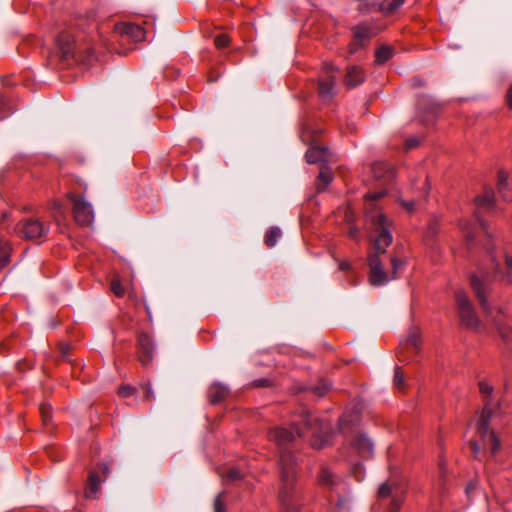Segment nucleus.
Segmentation results:
<instances>
[{"label": "nucleus", "instance_id": "1", "mask_svg": "<svg viewBox=\"0 0 512 512\" xmlns=\"http://www.w3.org/2000/svg\"><path fill=\"white\" fill-rule=\"evenodd\" d=\"M385 191L369 192L365 195L367 202L366 217L371 225V238L374 243V253L368 256L369 282L373 286H382L390 280L395 279L397 271L403 266L404 262L396 257L391 258V274L383 269L381 257L385 255L386 248L392 243V226L390 221L380 209L376 207L374 201L382 198Z\"/></svg>", "mask_w": 512, "mask_h": 512}, {"label": "nucleus", "instance_id": "2", "mask_svg": "<svg viewBox=\"0 0 512 512\" xmlns=\"http://www.w3.org/2000/svg\"><path fill=\"white\" fill-rule=\"evenodd\" d=\"M294 438V433L285 428L275 427L269 431V440L277 446L279 451L280 489L278 498L280 512H297L298 509L295 488L296 464L290 450Z\"/></svg>", "mask_w": 512, "mask_h": 512}, {"label": "nucleus", "instance_id": "3", "mask_svg": "<svg viewBox=\"0 0 512 512\" xmlns=\"http://www.w3.org/2000/svg\"><path fill=\"white\" fill-rule=\"evenodd\" d=\"M490 415L491 410L488 408V404H485L477 422V434L480 437V441H471L470 444L475 458L479 457L484 448H489L493 456L500 450V441L494 431H489Z\"/></svg>", "mask_w": 512, "mask_h": 512}, {"label": "nucleus", "instance_id": "4", "mask_svg": "<svg viewBox=\"0 0 512 512\" xmlns=\"http://www.w3.org/2000/svg\"><path fill=\"white\" fill-rule=\"evenodd\" d=\"M405 495V486L395 480L383 483L377 493L379 504L387 505L385 512H399L404 502Z\"/></svg>", "mask_w": 512, "mask_h": 512}, {"label": "nucleus", "instance_id": "5", "mask_svg": "<svg viewBox=\"0 0 512 512\" xmlns=\"http://www.w3.org/2000/svg\"><path fill=\"white\" fill-rule=\"evenodd\" d=\"M455 302L461 325L468 329H476L479 325V320L466 293L462 290L457 291L455 293Z\"/></svg>", "mask_w": 512, "mask_h": 512}, {"label": "nucleus", "instance_id": "6", "mask_svg": "<svg viewBox=\"0 0 512 512\" xmlns=\"http://www.w3.org/2000/svg\"><path fill=\"white\" fill-rule=\"evenodd\" d=\"M57 45L62 54V58H67L76 53H86L88 60H92L94 58V50L90 47L84 46L83 44L76 43L74 36L67 31H63L58 35Z\"/></svg>", "mask_w": 512, "mask_h": 512}, {"label": "nucleus", "instance_id": "7", "mask_svg": "<svg viewBox=\"0 0 512 512\" xmlns=\"http://www.w3.org/2000/svg\"><path fill=\"white\" fill-rule=\"evenodd\" d=\"M486 252L494 266L496 276L507 284L512 283V256L508 253L502 255L501 260L497 259L490 245L485 246Z\"/></svg>", "mask_w": 512, "mask_h": 512}, {"label": "nucleus", "instance_id": "8", "mask_svg": "<svg viewBox=\"0 0 512 512\" xmlns=\"http://www.w3.org/2000/svg\"><path fill=\"white\" fill-rule=\"evenodd\" d=\"M421 337L420 330L417 327L410 328L408 336L404 342L400 343L398 357L400 361L413 360L420 349Z\"/></svg>", "mask_w": 512, "mask_h": 512}, {"label": "nucleus", "instance_id": "9", "mask_svg": "<svg viewBox=\"0 0 512 512\" xmlns=\"http://www.w3.org/2000/svg\"><path fill=\"white\" fill-rule=\"evenodd\" d=\"M70 201L73 204V215L75 221L83 226H88L93 222L94 213L91 204L82 196L69 194Z\"/></svg>", "mask_w": 512, "mask_h": 512}, {"label": "nucleus", "instance_id": "10", "mask_svg": "<svg viewBox=\"0 0 512 512\" xmlns=\"http://www.w3.org/2000/svg\"><path fill=\"white\" fill-rule=\"evenodd\" d=\"M49 226L39 219L28 218L18 225L17 233L19 236L28 239L36 240L48 234Z\"/></svg>", "mask_w": 512, "mask_h": 512}, {"label": "nucleus", "instance_id": "11", "mask_svg": "<svg viewBox=\"0 0 512 512\" xmlns=\"http://www.w3.org/2000/svg\"><path fill=\"white\" fill-rule=\"evenodd\" d=\"M318 420L319 419L316 414L305 412L301 417V427H298V424H293L298 436H306L310 434L312 437H314V439L311 441V445L316 449L319 447L317 438V434L319 432Z\"/></svg>", "mask_w": 512, "mask_h": 512}, {"label": "nucleus", "instance_id": "12", "mask_svg": "<svg viewBox=\"0 0 512 512\" xmlns=\"http://www.w3.org/2000/svg\"><path fill=\"white\" fill-rule=\"evenodd\" d=\"M405 0H384L377 2L375 0H359L358 10L363 13H372L375 11L391 14L399 8Z\"/></svg>", "mask_w": 512, "mask_h": 512}, {"label": "nucleus", "instance_id": "13", "mask_svg": "<svg viewBox=\"0 0 512 512\" xmlns=\"http://www.w3.org/2000/svg\"><path fill=\"white\" fill-rule=\"evenodd\" d=\"M351 448L362 458H368L373 453V443L368 437L356 433L350 439Z\"/></svg>", "mask_w": 512, "mask_h": 512}, {"label": "nucleus", "instance_id": "14", "mask_svg": "<svg viewBox=\"0 0 512 512\" xmlns=\"http://www.w3.org/2000/svg\"><path fill=\"white\" fill-rule=\"evenodd\" d=\"M327 74L325 80L322 79V103L327 98H332L334 95V88L336 83V77H337V71L334 70L332 67H327L326 65L322 64V75Z\"/></svg>", "mask_w": 512, "mask_h": 512}, {"label": "nucleus", "instance_id": "15", "mask_svg": "<svg viewBox=\"0 0 512 512\" xmlns=\"http://www.w3.org/2000/svg\"><path fill=\"white\" fill-rule=\"evenodd\" d=\"M302 139L312 144L305 154L307 163L317 164L320 161V148L317 146V135L314 136L311 131L306 129L302 134Z\"/></svg>", "mask_w": 512, "mask_h": 512}, {"label": "nucleus", "instance_id": "16", "mask_svg": "<svg viewBox=\"0 0 512 512\" xmlns=\"http://www.w3.org/2000/svg\"><path fill=\"white\" fill-rule=\"evenodd\" d=\"M335 163V156L322 145V189L324 186L330 184L334 178L333 168L331 166H326L324 163Z\"/></svg>", "mask_w": 512, "mask_h": 512}, {"label": "nucleus", "instance_id": "17", "mask_svg": "<svg viewBox=\"0 0 512 512\" xmlns=\"http://www.w3.org/2000/svg\"><path fill=\"white\" fill-rule=\"evenodd\" d=\"M372 174L375 179L388 183L394 179L395 169L390 164L380 161L373 164Z\"/></svg>", "mask_w": 512, "mask_h": 512}, {"label": "nucleus", "instance_id": "18", "mask_svg": "<svg viewBox=\"0 0 512 512\" xmlns=\"http://www.w3.org/2000/svg\"><path fill=\"white\" fill-rule=\"evenodd\" d=\"M139 348L141 351L140 361L143 365H147L152 361L154 345L151 337L147 334H142L139 337Z\"/></svg>", "mask_w": 512, "mask_h": 512}, {"label": "nucleus", "instance_id": "19", "mask_svg": "<svg viewBox=\"0 0 512 512\" xmlns=\"http://www.w3.org/2000/svg\"><path fill=\"white\" fill-rule=\"evenodd\" d=\"M365 71L359 66H351L347 69L344 83L348 88H354L365 80Z\"/></svg>", "mask_w": 512, "mask_h": 512}, {"label": "nucleus", "instance_id": "20", "mask_svg": "<svg viewBox=\"0 0 512 512\" xmlns=\"http://www.w3.org/2000/svg\"><path fill=\"white\" fill-rule=\"evenodd\" d=\"M471 286L484 312L490 314V307L485 297L486 283L479 277L474 275L471 277Z\"/></svg>", "mask_w": 512, "mask_h": 512}, {"label": "nucleus", "instance_id": "21", "mask_svg": "<svg viewBox=\"0 0 512 512\" xmlns=\"http://www.w3.org/2000/svg\"><path fill=\"white\" fill-rule=\"evenodd\" d=\"M117 29L122 35L128 36L135 42L141 41L145 38V32L143 28L132 23L121 24L117 26Z\"/></svg>", "mask_w": 512, "mask_h": 512}, {"label": "nucleus", "instance_id": "22", "mask_svg": "<svg viewBox=\"0 0 512 512\" xmlns=\"http://www.w3.org/2000/svg\"><path fill=\"white\" fill-rule=\"evenodd\" d=\"M377 32L378 31L376 29L367 24H359L353 28L354 38L361 45L364 41L370 40L374 37Z\"/></svg>", "mask_w": 512, "mask_h": 512}, {"label": "nucleus", "instance_id": "23", "mask_svg": "<svg viewBox=\"0 0 512 512\" xmlns=\"http://www.w3.org/2000/svg\"><path fill=\"white\" fill-rule=\"evenodd\" d=\"M209 399L212 404H216L224 400L229 394V389L222 383H214L209 388Z\"/></svg>", "mask_w": 512, "mask_h": 512}, {"label": "nucleus", "instance_id": "24", "mask_svg": "<svg viewBox=\"0 0 512 512\" xmlns=\"http://www.w3.org/2000/svg\"><path fill=\"white\" fill-rule=\"evenodd\" d=\"M103 481L104 479H100L96 472L91 471L88 477V488L85 491V497L95 498Z\"/></svg>", "mask_w": 512, "mask_h": 512}, {"label": "nucleus", "instance_id": "25", "mask_svg": "<svg viewBox=\"0 0 512 512\" xmlns=\"http://www.w3.org/2000/svg\"><path fill=\"white\" fill-rule=\"evenodd\" d=\"M322 491L324 488H331V490L335 489L337 495H339L338 488L343 486L341 480L337 477H334L328 470L322 468Z\"/></svg>", "mask_w": 512, "mask_h": 512}, {"label": "nucleus", "instance_id": "26", "mask_svg": "<svg viewBox=\"0 0 512 512\" xmlns=\"http://www.w3.org/2000/svg\"><path fill=\"white\" fill-rule=\"evenodd\" d=\"M475 205L480 210H491L494 206V195L491 191H486L483 195L475 198Z\"/></svg>", "mask_w": 512, "mask_h": 512}, {"label": "nucleus", "instance_id": "27", "mask_svg": "<svg viewBox=\"0 0 512 512\" xmlns=\"http://www.w3.org/2000/svg\"><path fill=\"white\" fill-rule=\"evenodd\" d=\"M393 55V49L389 46L383 45L379 47L375 52V61L378 64H384Z\"/></svg>", "mask_w": 512, "mask_h": 512}, {"label": "nucleus", "instance_id": "28", "mask_svg": "<svg viewBox=\"0 0 512 512\" xmlns=\"http://www.w3.org/2000/svg\"><path fill=\"white\" fill-rule=\"evenodd\" d=\"M281 230L277 227L270 228L265 235V244L267 247L272 248L276 245L277 241L281 237Z\"/></svg>", "mask_w": 512, "mask_h": 512}, {"label": "nucleus", "instance_id": "29", "mask_svg": "<svg viewBox=\"0 0 512 512\" xmlns=\"http://www.w3.org/2000/svg\"><path fill=\"white\" fill-rule=\"evenodd\" d=\"M10 246L6 241L0 240V269L10 262Z\"/></svg>", "mask_w": 512, "mask_h": 512}, {"label": "nucleus", "instance_id": "30", "mask_svg": "<svg viewBox=\"0 0 512 512\" xmlns=\"http://www.w3.org/2000/svg\"><path fill=\"white\" fill-rule=\"evenodd\" d=\"M220 475L223 479L231 482L242 478L240 471L235 467H231L225 472H221Z\"/></svg>", "mask_w": 512, "mask_h": 512}, {"label": "nucleus", "instance_id": "31", "mask_svg": "<svg viewBox=\"0 0 512 512\" xmlns=\"http://www.w3.org/2000/svg\"><path fill=\"white\" fill-rule=\"evenodd\" d=\"M51 210L52 217L55 221H59L60 218L65 215V209L58 201H53Z\"/></svg>", "mask_w": 512, "mask_h": 512}, {"label": "nucleus", "instance_id": "32", "mask_svg": "<svg viewBox=\"0 0 512 512\" xmlns=\"http://www.w3.org/2000/svg\"><path fill=\"white\" fill-rule=\"evenodd\" d=\"M111 290L118 297H123L125 294V289L118 278H114L111 281Z\"/></svg>", "mask_w": 512, "mask_h": 512}, {"label": "nucleus", "instance_id": "33", "mask_svg": "<svg viewBox=\"0 0 512 512\" xmlns=\"http://www.w3.org/2000/svg\"><path fill=\"white\" fill-rule=\"evenodd\" d=\"M394 385L397 389H404V374L399 367L395 368L394 372Z\"/></svg>", "mask_w": 512, "mask_h": 512}, {"label": "nucleus", "instance_id": "34", "mask_svg": "<svg viewBox=\"0 0 512 512\" xmlns=\"http://www.w3.org/2000/svg\"><path fill=\"white\" fill-rule=\"evenodd\" d=\"M461 229L464 232V237L466 239L467 245L471 246L473 243L474 235L470 229V224H468L467 222L461 223Z\"/></svg>", "mask_w": 512, "mask_h": 512}, {"label": "nucleus", "instance_id": "35", "mask_svg": "<svg viewBox=\"0 0 512 512\" xmlns=\"http://www.w3.org/2000/svg\"><path fill=\"white\" fill-rule=\"evenodd\" d=\"M224 492L219 493L214 500V512H226L223 502Z\"/></svg>", "mask_w": 512, "mask_h": 512}, {"label": "nucleus", "instance_id": "36", "mask_svg": "<svg viewBox=\"0 0 512 512\" xmlns=\"http://www.w3.org/2000/svg\"><path fill=\"white\" fill-rule=\"evenodd\" d=\"M229 42H230V38L226 34H220V35L216 36V38L214 40V43L217 48L226 47L229 44Z\"/></svg>", "mask_w": 512, "mask_h": 512}, {"label": "nucleus", "instance_id": "37", "mask_svg": "<svg viewBox=\"0 0 512 512\" xmlns=\"http://www.w3.org/2000/svg\"><path fill=\"white\" fill-rule=\"evenodd\" d=\"M134 392H135V388L130 385H122L118 391L119 395L122 397H129V396L133 395Z\"/></svg>", "mask_w": 512, "mask_h": 512}, {"label": "nucleus", "instance_id": "38", "mask_svg": "<svg viewBox=\"0 0 512 512\" xmlns=\"http://www.w3.org/2000/svg\"><path fill=\"white\" fill-rule=\"evenodd\" d=\"M479 390L481 394L489 396L493 391V387L486 381H480Z\"/></svg>", "mask_w": 512, "mask_h": 512}, {"label": "nucleus", "instance_id": "39", "mask_svg": "<svg viewBox=\"0 0 512 512\" xmlns=\"http://www.w3.org/2000/svg\"><path fill=\"white\" fill-rule=\"evenodd\" d=\"M507 173L505 171H499L498 173V187L499 190L504 189L507 186Z\"/></svg>", "mask_w": 512, "mask_h": 512}, {"label": "nucleus", "instance_id": "40", "mask_svg": "<svg viewBox=\"0 0 512 512\" xmlns=\"http://www.w3.org/2000/svg\"><path fill=\"white\" fill-rule=\"evenodd\" d=\"M438 232V223L436 221L429 224L426 237H434Z\"/></svg>", "mask_w": 512, "mask_h": 512}, {"label": "nucleus", "instance_id": "41", "mask_svg": "<svg viewBox=\"0 0 512 512\" xmlns=\"http://www.w3.org/2000/svg\"><path fill=\"white\" fill-rule=\"evenodd\" d=\"M495 324L497 326V329L499 331V334L501 335V337L503 339H508L509 338V333L511 331L510 328H506L504 326H502L499 322L495 321Z\"/></svg>", "mask_w": 512, "mask_h": 512}, {"label": "nucleus", "instance_id": "42", "mask_svg": "<svg viewBox=\"0 0 512 512\" xmlns=\"http://www.w3.org/2000/svg\"><path fill=\"white\" fill-rule=\"evenodd\" d=\"M143 388L145 390V399L147 401H152L155 399V395H154V392L151 388V385L150 384H146V385H143Z\"/></svg>", "mask_w": 512, "mask_h": 512}, {"label": "nucleus", "instance_id": "43", "mask_svg": "<svg viewBox=\"0 0 512 512\" xmlns=\"http://www.w3.org/2000/svg\"><path fill=\"white\" fill-rule=\"evenodd\" d=\"M42 419L44 422H47L51 417L50 408L46 405H42L40 408Z\"/></svg>", "mask_w": 512, "mask_h": 512}, {"label": "nucleus", "instance_id": "44", "mask_svg": "<svg viewBox=\"0 0 512 512\" xmlns=\"http://www.w3.org/2000/svg\"><path fill=\"white\" fill-rule=\"evenodd\" d=\"M443 491H444V483H443V480L440 479L438 481V483L434 486L433 492H434V494L441 496Z\"/></svg>", "mask_w": 512, "mask_h": 512}, {"label": "nucleus", "instance_id": "45", "mask_svg": "<svg viewBox=\"0 0 512 512\" xmlns=\"http://www.w3.org/2000/svg\"><path fill=\"white\" fill-rule=\"evenodd\" d=\"M506 104L509 109H512V84L510 85L506 93Z\"/></svg>", "mask_w": 512, "mask_h": 512}, {"label": "nucleus", "instance_id": "46", "mask_svg": "<svg viewBox=\"0 0 512 512\" xmlns=\"http://www.w3.org/2000/svg\"><path fill=\"white\" fill-rule=\"evenodd\" d=\"M401 204L408 212L414 211L415 203L413 201H402Z\"/></svg>", "mask_w": 512, "mask_h": 512}, {"label": "nucleus", "instance_id": "47", "mask_svg": "<svg viewBox=\"0 0 512 512\" xmlns=\"http://www.w3.org/2000/svg\"><path fill=\"white\" fill-rule=\"evenodd\" d=\"M419 141L417 138H410L406 141V147L407 149L414 148L418 145Z\"/></svg>", "mask_w": 512, "mask_h": 512}, {"label": "nucleus", "instance_id": "48", "mask_svg": "<svg viewBox=\"0 0 512 512\" xmlns=\"http://www.w3.org/2000/svg\"><path fill=\"white\" fill-rule=\"evenodd\" d=\"M476 218H477V220H478V223H479V226H480L481 230H482V231L486 234V236L489 238V237H490V235H489V233H488V231H487L486 224H485V223H484V222L479 218L478 213L476 214Z\"/></svg>", "mask_w": 512, "mask_h": 512}, {"label": "nucleus", "instance_id": "49", "mask_svg": "<svg viewBox=\"0 0 512 512\" xmlns=\"http://www.w3.org/2000/svg\"><path fill=\"white\" fill-rule=\"evenodd\" d=\"M321 387H322V394H323L325 391H329L331 389V383H329L326 379L322 378Z\"/></svg>", "mask_w": 512, "mask_h": 512}, {"label": "nucleus", "instance_id": "50", "mask_svg": "<svg viewBox=\"0 0 512 512\" xmlns=\"http://www.w3.org/2000/svg\"><path fill=\"white\" fill-rule=\"evenodd\" d=\"M348 416L347 415H344L342 418H340L339 420V426L341 429H344L345 426L348 424V420H347Z\"/></svg>", "mask_w": 512, "mask_h": 512}, {"label": "nucleus", "instance_id": "51", "mask_svg": "<svg viewBox=\"0 0 512 512\" xmlns=\"http://www.w3.org/2000/svg\"><path fill=\"white\" fill-rule=\"evenodd\" d=\"M8 217V214L6 212H0V223L5 221V219Z\"/></svg>", "mask_w": 512, "mask_h": 512}, {"label": "nucleus", "instance_id": "52", "mask_svg": "<svg viewBox=\"0 0 512 512\" xmlns=\"http://www.w3.org/2000/svg\"><path fill=\"white\" fill-rule=\"evenodd\" d=\"M102 472L105 476L109 473V467L106 464H102Z\"/></svg>", "mask_w": 512, "mask_h": 512}, {"label": "nucleus", "instance_id": "53", "mask_svg": "<svg viewBox=\"0 0 512 512\" xmlns=\"http://www.w3.org/2000/svg\"><path fill=\"white\" fill-rule=\"evenodd\" d=\"M349 235H350V237H355L356 236V230L354 228H351L350 232H349Z\"/></svg>", "mask_w": 512, "mask_h": 512}, {"label": "nucleus", "instance_id": "54", "mask_svg": "<svg viewBox=\"0 0 512 512\" xmlns=\"http://www.w3.org/2000/svg\"><path fill=\"white\" fill-rule=\"evenodd\" d=\"M414 84L417 85V86H422L423 85V83L420 80H418V79H414Z\"/></svg>", "mask_w": 512, "mask_h": 512}, {"label": "nucleus", "instance_id": "55", "mask_svg": "<svg viewBox=\"0 0 512 512\" xmlns=\"http://www.w3.org/2000/svg\"><path fill=\"white\" fill-rule=\"evenodd\" d=\"M349 267V264H341V269L347 270Z\"/></svg>", "mask_w": 512, "mask_h": 512}, {"label": "nucleus", "instance_id": "56", "mask_svg": "<svg viewBox=\"0 0 512 512\" xmlns=\"http://www.w3.org/2000/svg\"><path fill=\"white\" fill-rule=\"evenodd\" d=\"M0 104L4 105V98L3 97H0Z\"/></svg>", "mask_w": 512, "mask_h": 512}, {"label": "nucleus", "instance_id": "57", "mask_svg": "<svg viewBox=\"0 0 512 512\" xmlns=\"http://www.w3.org/2000/svg\"><path fill=\"white\" fill-rule=\"evenodd\" d=\"M6 115H7V114H5V113H1V112H0V118H4V117H6Z\"/></svg>", "mask_w": 512, "mask_h": 512}, {"label": "nucleus", "instance_id": "58", "mask_svg": "<svg viewBox=\"0 0 512 512\" xmlns=\"http://www.w3.org/2000/svg\"><path fill=\"white\" fill-rule=\"evenodd\" d=\"M342 503H343V500L339 498L338 499V505H342Z\"/></svg>", "mask_w": 512, "mask_h": 512}, {"label": "nucleus", "instance_id": "59", "mask_svg": "<svg viewBox=\"0 0 512 512\" xmlns=\"http://www.w3.org/2000/svg\"><path fill=\"white\" fill-rule=\"evenodd\" d=\"M325 442H326V440L322 437V440H321L322 446L324 445Z\"/></svg>", "mask_w": 512, "mask_h": 512}, {"label": "nucleus", "instance_id": "60", "mask_svg": "<svg viewBox=\"0 0 512 512\" xmlns=\"http://www.w3.org/2000/svg\"><path fill=\"white\" fill-rule=\"evenodd\" d=\"M310 201H315V203H317L315 197L310 198Z\"/></svg>", "mask_w": 512, "mask_h": 512}]
</instances>
